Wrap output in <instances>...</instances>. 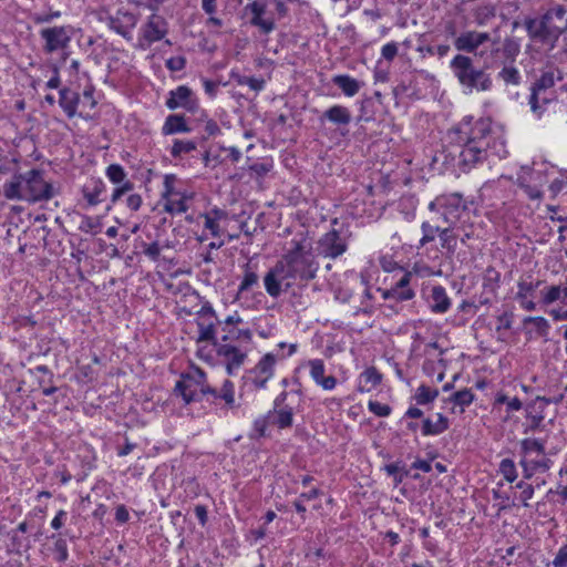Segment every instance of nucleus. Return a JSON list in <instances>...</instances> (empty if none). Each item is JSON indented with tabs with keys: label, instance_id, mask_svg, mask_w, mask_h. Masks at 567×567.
Wrapping results in <instances>:
<instances>
[{
	"label": "nucleus",
	"instance_id": "f257e3e1",
	"mask_svg": "<svg viewBox=\"0 0 567 567\" xmlns=\"http://www.w3.org/2000/svg\"><path fill=\"white\" fill-rule=\"evenodd\" d=\"M446 138L449 156L458 158L457 165L463 172L484 163L496 146L492 120L488 117L464 116L447 131ZM493 154L501 155L499 151Z\"/></svg>",
	"mask_w": 567,
	"mask_h": 567
},
{
	"label": "nucleus",
	"instance_id": "f03ea898",
	"mask_svg": "<svg viewBox=\"0 0 567 567\" xmlns=\"http://www.w3.org/2000/svg\"><path fill=\"white\" fill-rule=\"evenodd\" d=\"M523 27L530 43L554 50L560 37L566 33L564 4L555 3L536 17H526Z\"/></svg>",
	"mask_w": 567,
	"mask_h": 567
},
{
	"label": "nucleus",
	"instance_id": "7ed1b4c3",
	"mask_svg": "<svg viewBox=\"0 0 567 567\" xmlns=\"http://www.w3.org/2000/svg\"><path fill=\"white\" fill-rule=\"evenodd\" d=\"M59 194L52 183L44 179V173L31 168L24 173H16L3 184V196L10 200H24L29 204L48 202Z\"/></svg>",
	"mask_w": 567,
	"mask_h": 567
},
{
	"label": "nucleus",
	"instance_id": "20e7f679",
	"mask_svg": "<svg viewBox=\"0 0 567 567\" xmlns=\"http://www.w3.org/2000/svg\"><path fill=\"white\" fill-rule=\"evenodd\" d=\"M454 223H450V217L446 213L439 207H432V202L429 204L427 219L422 223L423 236L420 239L421 246L433 241L436 236L441 240L442 248H455L460 243L466 244V238L470 239V234L464 229L454 227Z\"/></svg>",
	"mask_w": 567,
	"mask_h": 567
},
{
	"label": "nucleus",
	"instance_id": "39448f33",
	"mask_svg": "<svg viewBox=\"0 0 567 567\" xmlns=\"http://www.w3.org/2000/svg\"><path fill=\"white\" fill-rule=\"evenodd\" d=\"M450 68L458 83L471 92H486L493 86L491 74L485 69L477 68L473 58L468 55L456 54L452 59Z\"/></svg>",
	"mask_w": 567,
	"mask_h": 567
},
{
	"label": "nucleus",
	"instance_id": "423d86ee",
	"mask_svg": "<svg viewBox=\"0 0 567 567\" xmlns=\"http://www.w3.org/2000/svg\"><path fill=\"white\" fill-rule=\"evenodd\" d=\"M489 50H482L478 56L485 60L487 68H499L504 64L516 63L520 54V39L514 35H506L503 40L491 38Z\"/></svg>",
	"mask_w": 567,
	"mask_h": 567
},
{
	"label": "nucleus",
	"instance_id": "0eeeda50",
	"mask_svg": "<svg viewBox=\"0 0 567 567\" xmlns=\"http://www.w3.org/2000/svg\"><path fill=\"white\" fill-rule=\"evenodd\" d=\"M75 34V28L71 24L54 25L43 28L39 31L40 39L43 41L42 50L45 54L62 52L66 59L68 50Z\"/></svg>",
	"mask_w": 567,
	"mask_h": 567
},
{
	"label": "nucleus",
	"instance_id": "6e6552de",
	"mask_svg": "<svg viewBox=\"0 0 567 567\" xmlns=\"http://www.w3.org/2000/svg\"><path fill=\"white\" fill-rule=\"evenodd\" d=\"M292 267L287 255L280 259L274 268H271L265 276L266 291L274 298H277L280 292V285L285 282L286 289L292 286L290 281L296 280L295 274L291 271Z\"/></svg>",
	"mask_w": 567,
	"mask_h": 567
},
{
	"label": "nucleus",
	"instance_id": "1a4fd4ad",
	"mask_svg": "<svg viewBox=\"0 0 567 567\" xmlns=\"http://www.w3.org/2000/svg\"><path fill=\"white\" fill-rule=\"evenodd\" d=\"M204 378L205 374L199 369H195L193 373L181 374L178 389L186 403L199 401L206 394Z\"/></svg>",
	"mask_w": 567,
	"mask_h": 567
},
{
	"label": "nucleus",
	"instance_id": "9d476101",
	"mask_svg": "<svg viewBox=\"0 0 567 567\" xmlns=\"http://www.w3.org/2000/svg\"><path fill=\"white\" fill-rule=\"evenodd\" d=\"M287 257L291 264L295 279L307 281L315 278L317 267L310 250H289Z\"/></svg>",
	"mask_w": 567,
	"mask_h": 567
},
{
	"label": "nucleus",
	"instance_id": "9b49d317",
	"mask_svg": "<svg viewBox=\"0 0 567 567\" xmlns=\"http://www.w3.org/2000/svg\"><path fill=\"white\" fill-rule=\"evenodd\" d=\"M450 34L455 37L453 44L457 51L474 53L475 55H478L477 49L482 44L491 41V34L488 32H478L475 30L465 31L456 35L453 25L450 27Z\"/></svg>",
	"mask_w": 567,
	"mask_h": 567
},
{
	"label": "nucleus",
	"instance_id": "f8f14e48",
	"mask_svg": "<svg viewBox=\"0 0 567 567\" xmlns=\"http://www.w3.org/2000/svg\"><path fill=\"white\" fill-rule=\"evenodd\" d=\"M350 237L349 225L334 218L331 229L320 238L319 245L321 248H347Z\"/></svg>",
	"mask_w": 567,
	"mask_h": 567
},
{
	"label": "nucleus",
	"instance_id": "ddd939ff",
	"mask_svg": "<svg viewBox=\"0 0 567 567\" xmlns=\"http://www.w3.org/2000/svg\"><path fill=\"white\" fill-rule=\"evenodd\" d=\"M432 207L442 208L450 217V223L456 224L467 209L466 202L458 193L437 196L432 200Z\"/></svg>",
	"mask_w": 567,
	"mask_h": 567
},
{
	"label": "nucleus",
	"instance_id": "4468645a",
	"mask_svg": "<svg viewBox=\"0 0 567 567\" xmlns=\"http://www.w3.org/2000/svg\"><path fill=\"white\" fill-rule=\"evenodd\" d=\"M266 9L267 4L260 1H252L245 7L252 14L249 23L259 28L261 33L269 34L276 29V23L274 18H264Z\"/></svg>",
	"mask_w": 567,
	"mask_h": 567
},
{
	"label": "nucleus",
	"instance_id": "2eb2a0df",
	"mask_svg": "<svg viewBox=\"0 0 567 567\" xmlns=\"http://www.w3.org/2000/svg\"><path fill=\"white\" fill-rule=\"evenodd\" d=\"M136 23L137 17L122 9H118L116 14L110 17L107 20L109 28L126 39L131 38V31L135 28Z\"/></svg>",
	"mask_w": 567,
	"mask_h": 567
},
{
	"label": "nucleus",
	"instance_id": "dca6fc26",
	"mask_svg": "<svg viewBox=\"0 0 567 567\" xmlns=\"http://www.w3.org/2000/svg\"><path fill=\"white\" fill-rule=\"evenodd\" d=\"M166 33L167 22L162 16L156 13H153L142 28L143 39L148 43L159 41Z\"/></svg>",
	"mask_w": 567,
	"mask_h": 567
},
{
	"label": "nucleus",
	"instance_id": "f3484780",
	"mask_svg": "<svg viewBox=\"0 0 567 567\" xmlns=\"http://www.w3.org/2000/svg\"><path fill=\"white\" fill-rule=\"evenodd\" d=\"M81 95L73 91L71 87L63 86L59 91V105L68 118H73L79 115L83 117L82 112L78 113L80 106Z\"/></svg>",
	"mask_w": 567,
	"mask_h": 567
},
{
	"label": "nucleus",
	"instance_id": "a211bd4d",
	"mask_svg": "<svg viewBox=\"0 0 567 567\" xmlns=\"http://www.w3.org/2000/svg\"><path fill=\"white\" fill-rule=\"evenodd\" d=\"M216 352L219 357H224L226 359V369L228 374H233V371L238 369L246 359V353L229 343L218 346Z\"/></svg>",
	"mask_w": 567,
	"mask_h": 567
},
{
	"label": "nucleus",
	"instance_id": "6ab92c4d",
	"mask_svg": "<svg viewBox=\"0 0 567 567\" xmlns=\"http://www.w3.org/2000/svg\"><path fill=\"white\" fill-rule=\"evenodd\" d=\"M310 375L317 384L321 385L324 390H332L337 384V379L333 375L324 377V364L320 359L309 361Z\"/></svg>",
	"mask_w": 567,
	"mask_h": 567
},
{
	"label": "nucleus",
	"instance_id": "aec40b11",
	"mask_svg": "<svg viewBox=\"0 0 567 567\" xmlns=\"http://www.w3.org/2000/svg\"><path fill=\"white\" fill-rule=\"evenodd\" d=\"M106 192V185L100 178H92L87 184H85L82 188L83 197L86 199L90 206H95L99 203L103 202L104 198L102 195Z\"/></svg>",
	"mask_w": 567,
	"mask_h": 567
},
{
	"label": "nucleus",
	"instance_id": "412c9836",
	"mask_svg": "<svg viewBox=\"0 0 567 567\" xmlns=\"http://www.w3.org/2000/svg\"><path fill=\"white\" fill-rule=\"evenodd\" d=\"M321 121L328 120L338 127H343L350 124L351 113L348 107L342 105H333L326 110L321 117Z\"/></svg>",
	"mask_w": 567,
	"mask_h": 567
},
{
	"label": "nucleus",
	"instance_id": "4be33fe9",
	"mask_svg": "<svg viewBox=\"0 0 567 567\" xmlns=\"http://www.w3.org/2000/svg\"><path fill=\"white\" fill-rule=\"evenodd\" d=\"M564 79V73L561 70L554 65H548V70L544 71L540 76L532 84L535 90L540 92H545L546 90L553 87L556 81H561Z\"/></svg>",
	"mask_w": 567,
	"mask_h": 567
},
{
	"label": "nucleus",
	"instance_id": "5701e85b",
	"mask_svg": "<svg viewBox=\"0 0 567 567\" xmlns=\"http://www.w3.org/2000/svg\"><path fill=\"white\" fill-rule=\"evenodd\" d=\"M497 72V80L503 82L506 86H518L522 83V74L515 63L504 64L499 66Z\"/></svg>",
	"mask_w": 567,
	"mask_h": 567
},
{
	"label": "nucleus",
	"instance_id": "b1692460",
	"mask_svg": "<svg viewBox=\"0 0 567 567\" xmlns=\"http://www.w3.org/2000/svg\"><path fill=\"white\" fill-rule=\"evenodd\" d=\"M212 214L214 215V217L207 214L197 213V224H199V221H203L205 224V227L209 229L214 236H220L219 221L226 219L227 214L224 210L217 208L213 209Z\"/></svg>",
	"mask_w": 567,
	"mask_h": 567
},
{
	"label": "nucleus",
	"instance_id": "393cba45",
	"mask_svg": "<svg viewBox=\"0 0 567 567\" xmlns=\"http://www.w3.org/2000/svg\"><path fill=\"white\" fill-rule=\"evenodd\" d=\"M472 16L478 27H484L496 17V6L491 2L478 4L472 10Z\"/></svg>",
	"mask_w": 567,
	"mask_h": 567
},
{
	"label": "nucleus",
	"instance_id": "a878e982",
	"mask_svg": "<svg viewBox=\"0 0 567 567\" xmlns=\"http://www.w3.org/2000/svg\"><path fill=\"white\" fill-rule=\"evenodd\" d=\"M332 83L337 85L347 96H354L360 87L361 82L348 74H338L332 78Z\"/></svg>",
	"mask_w": 567,
	"mask_h": 567
},
{
	"label": "nucleus",
	"instance_id": "bb28decb",
	"mask_svg": "<svg viewBox=\"0 0 567 567\" xmlns=\"http://www.w3.org/2000/svg\"><path fill=\"white\" fill-rule=\"evenodd\" d=\"M176 177L173 174L165 175L164 178V190L162 193V199L158 205L163 206V209L167 213L174 214L175 202L169 198V195L174 193Z\"/></svg>",
	"mask_w": 567,
	"mask_h": 567
},
{
	"label": "nucleus",
	"instance_id": "cd10ccee",
	"mask_svg": "<svg viewBox=\"0 0 567 567\" xmlns=\"http://www.w3.org/2000/svg\"><path fill=\"white\" fill-rule=\"evenodd\" d=\"M360 380L359 390L369 392L381 383L382 374L374 367H370L361 373Z\"/></svg>",
	"mask_w": 567,
	"mask_h": 567
},
{
	"label": "nucleus",
	"instance_id": "c85d7f7f",
	"mask_svg": "<svg viewBox=\"0 0 567 567\" xmlns=\"http://www.w3.org/2000/svg\"><path fill=\"white\" fill-rule=\"evenodd\" d=\"M179 107L193 114L199 111L198 100L194 92L184 85H179Z\"/></svg>",
	"mask_w": 567,
	"mask_h": 567
},
{
	"label": "nucleus",
	"instance_id": "c756f323",
	"mask_svg": "<svg viewBox=\"0 0 567 567\" xmlns=\"http://www.w3.org/2000/svg\"><path fill=\"white\" fill-rule=\"evenodd\" d=\"M449 429V420L443 414H437V421L433 423L430 419L423 420V435H437Z\"/></svg>",
	"mask_w": 567,
	"mask_h": 567
},
{
	"label": "nucleus",
	"instance_id": "7c9ffc66",
	"mask_svg": "<svg viewBox=\"0 0 567 567\" xmlns=\"http://www.w3.org/2000/svg\"><path fill=\"white\" fill-rule=\"evenodd\" d=\"M432 310L434 312H445L450 307V299L446 296L445 289L441 286L432 288Z\"/></svg>",
	"mask_w": 567,
	"mask_h": 567
},
{
	"label": "nucleus",
	"instance_id": "2f4dec72",
	"mask_svg": "<svg viewBox=\"0 0 567 567\" xmlns=\"http://www.w3.org/2000/svg\"><path fill=\"white\" fill-rule=\"evenodd\" d=\"M198 341H210L216 349L221 344L216 339L215 324L212 321L208 323L198 322Z\"/></svg>",
	"mask_w": 567,
	"mask_h": 567
},
{
	"label": "nucleus",
	"instance_id": "473e14b6",
	"mask_svg": "<svg viewBox=\"0 0 567 567\" xmlns=\"http://www.w3.org/2000/svg\"><path fill=\"white\" fill-rule=\"evenodd\" d=\"M543 285L542 280L535 282L530 280V276L522 278L518 281V292L516 293L517 299H526L528 295H532L537 288Z\"/></svg>",
	"mask_w": 567,
	"mask_h": 567
},
{
	"label": "nucleus",
	"instance_id": "72a5a7b5",
	"mask_svg": "<svg viewBox=\"0 0 567 567\" xmlns=\"http://www.w3.org/2000/svg\"><path fill=\"white\" fill-rule=\"evenodd\" d=\"M275 363H276L275 355L272 353H267L257 363V365L254 369V372L259 375H265L267 378H271Z\"/></svg>",
	"mask_w": 567,
	"mask_h": 567
},
{
	"label": "nucleus",
	"instance_id": "f704fd0d",
	"mask_svg": "<svg viewBox=\"0 0 567 567\" xmlns=\"http://www.w3.org/2000/svg\"><path fill=\"white\" fill-rule=\"evenodd\" d=\"M540 91L538 90H535V87H530V96H529V105H530V110L537 114V115H542L543 112H544V105L549 103V99L546 97V96H540Z\"/></svg>",
	"mask_w": 567,
	"mask_h": 567
},
{
	"label": "nucleus",
	"instance_id": "c9c22d12",
	"mask_svg": "<svg viewBox=\"0 0 567 567\" xmlns=\"http://www.w3.org/2000/svg\"><path fill=\"white\" fill-rule=\"evenodd\" d=\"M223 330L226 332L221 338V340L224 342L233 341V340H241V341H245L248 343L251 341L252 333L249 329H246V330L235 329V328L227 329L225 327Z\"/></svg>",
	"mask_w": 567,
	"mask_h": 567
},
{
	"label": "nucleus",
	"instance_id": "e433bc0d",
	"mask_svg": "<svg viewBox=\"0 0 567 567\" xmlns=\"http://www.w3.org/2000/svg\"><path fill=\"white\" fill-rule=\"evenodd\" d=\"M437 395L439 390H431L429 386L422 384L417 388L414 399L417 404L424 405L433 402Z\"/></svg>",
	"mask_w": 567,
	"mask_h": 567
},
{
	"label": "nucleus",
	"instance_id": "4c0bfd02",
	"mask_svg": "<svg viewBox=\"0 0 567 567\" xmlns=\"http://www.w3.org/2000/svg\"><path fill=\"white\" fill-rule=\"evenodd\" d=\"M549 403L550 399L537 396L532 403L526 405L527 416L544 415L545 406Z\"/></svg>",
	"mask_w": 567,
	"mask_h": 567
},
{
	"label": "nucleus",
	"instance_id": "58836bf2",
	"mask_svg": "<svg viewBox=\"0 0 567 567\" xmlns=\"http://www.w3.org/2000/svg\"><path fill=\"white\" fill-rule=\"evenodd\" d=\"M105 175L113 184L124 183L126 178V173L120 164L109 165Z\"/></svg>",
	"mask_w": 567,
	"mask_h": 567
},
{
	"label": "nucleus",
	"instance_id": "ea45409f",
	"mask_svg": "<svg viewBox=\"0 0 567 567\" xmlns=\"http://www.w3.org/2000/svg\"><path fill=\"white\" fill-rule=\"evenodd\" d=\"M449 400L457 405L467 406L473 402L474 394L471 390L463 389L453 393Z\"/></svg>",
	"mask_w": 567,
	"mask_h": 567
},
{
	"label": "nucleus",
	"instance_id": "a19ab883",
	"mask_svg": "<svg viewBox=\"0 0 567 567\" xmlns=\"http://www.w3.org/2000/svg\"><path fill=\"white\" fill-rule=\"evenodd\" d=\"M94 92L95 87L92 84L86 85L84 87L80 102V105L83 109H87L89 111H91L96 106L97 102L94 99Z\"/></svg>",
	"mask_w": 567,
	"mask_h": 567
},
{
	"label": "nucleus",
	"instance_id": "79ce46f5",
	"mask_svg": "<svg viewBox=\"0 0 567 567\" xmlns=\"http://www.w3.org/2000/svg\"><path fill=\"white\" fill-rule=\"evenodd\" d=\"M382 296L384 299L393 298V299H396L400 301H405V300H410L414 297V291L412 289H405L403 291H398V289H395L393 287L389 290L383 291Z\"/></svg>",
	"mask_w": 567,
	"mask_h": 567
},
{
	"label": "nucleus",
	"instance_id": "37998d69",
	"mask_svg": "<svg viewBox=\"0 0 567 567\" xmlns=\"http://www.w3.org/2000/svg\"><path fill=\"white\" fill-rule=\"evenodd\" d=\"M563 287L560 286H550L546 287V291L542 290L543 293V302L545 305H550L561 298Z\"/></svg>",
	"mask_w": 567,
	"mask_h": 567
},
{
	"label": "nucleus",
	"instance_id": "c03bdc74",
	"mask_svg": "<svg viewBox=\"0 0 567 567\" xmlns=\"http://www.w3.org/2000/svg\"><path fill=\"white\" fill-rule=\"evenodd\" d=\"M499 468H501V472L504 475L506 481L512 483L516 480V477H517L516 468H515V464L512 460L504 458L501 462Z\"/></svg>",
	"mask_w": 567,
	"mask_h": 567
},
{
	"label": "nucleus",
	"instance_id": "a18cd8bd",
	"mask_svg": "<svg viewBox=\"0 0 567 567\" xmlns=\"http://www.w3.org/2000/svg\"><path fill=\"white\" fill-rule=\"evenodd\" d=\"M272 423L277 424L280 429L288 427L292 424L291 410H281L277 412Z\"/></svg>",
	"mask_w": 567,
	"mask_h": 567
},
{
	"label": "nucleus",
	"instance_id": "49530a36",
	"mask_svg": "<svg viewBox=\"0 0 567 567\" xmlns=\"http://www.w3.org/2000/svg\"><path fill=\"white\" fill-rule=\"evenodd\" d=\"M496 403L507 404V409L511 411H518L523 406L522 401L518 398L509 399L503 393L497 394Z\"/></svg>",
	"mask_w": 567,
	"mask_h": 567
},
{
	"label": "nucleus",
	"instance_id": "de8ad7c7",
	"mask_svg": "<svg viewBox=\"0 0 567 567\" xmlns=\"http://www.w3.org/2000/svg\"><path fill=\"white\" fill-rule=\"evenodd\" d=\"M499 272L495 268L488 267L484 274V286L493 290L495 285L499 281Z\"/></svg>",
	"mask_w": 567,
	"mask_h": 567
},
{
	"label": "nucleus",
	"instance_id": "09e8293b",
	"mask_svg": "<svg viewBox=\"0 0 567 567\" xmlns=\"http://www.w3.org/2000/svg\"><path fill=\"white\" fill-rule=\"evenodd\" d=\"M54 551L58 554L56 560L63 563L68 559V546L63 538H58L54 543Z\"/></svg>",
	"mask_w": 567,
	"mask_h": 567
},
{
	"label": "nucleus",
	"instance_id": "8fccbe9b",
	"mask_svg": "<svg viewBox=\"0 0 567 567\" xmlns=\"http://www.w3.org/2000/svg\"><path fill=\"white\" fill-rule=\"evenodd\" d=\"M61 17L60 11H51L49 13H35L33 16V21L35 24H43V23H50L54 19H58Z\"/></svg>",
	"mask_w": 567,
	"mask_h": 567
},
{
	"label": "nucleus",
	"instance_id": "3c124183",
	"mask_svg": "<svg viewBox=\"0 0 567 567\" xmlns=\"http://www.w3.org/2000/svg\"><path fill=\"white\" fill-rule=\"evenodd\" d=\"M134 185L130 181H125L121 186L116 187L113 190V194L111 196V202L116 203L124 194L127 192H131L133 189Z\"/></svg>",
	"mask_w": 567,
	"mask_h": 567
},
{
	"label": "nucleus",
	"instance_id": "603ef678",
	"mask_svg": "<svg viewBox=\"0 0 567 567\" xmlns=\"http://www.w3.org/2000/svg\"><path fill=\"white\" fill-rule=\"evenodd\" d=\"M162 133L164 135L177 133V114H171L167 116L165 124L163 125Z\"/></svg>",
	"mask_w": 567,
	"mask_h": 567
},
{
	"label": "nucleus",
	"instance_id": "864d4df0",
	"mask_svg": "<svg viewBox=\"0 0 567 567\" xmlns=\"http://www.w3.org/2000/svg\"><path fill=\"white\" fill-rule=\"evenodd\" d=\"M369 409L378 416H388L391 413V408L377 401L369 402Z\"/></svg>",
	"mask_w": 567,
	"mask_h": 567
},
{
	"label": "nucleus",
	"instance_id": "5fc2aeb1",
	"mask_svg": "<svg viewBox=\"0 0 567 567\" xmlns=\"http://www.w3.org/2000/svg\"><path fill=\"white\" fill-rule=\"evenodd\" d=\"M181 292H183L185 301H188L189 303H195L194 308H197L199 306V295L196 291H190L189 286H179V293Z\"/></svg>",
	"mask_w": 567,
	"mask_h": 567
},
{
	"label": "nucleus",
	"instance_id": "6e6d98bb",
	"mask_svg": "<svg viewBox=\"0 0 567 567\" xmlns=\"http://www.w3.org/2000/svg\"><path fill=\"white\" fill-rule=\"evenodd\" d=\"M398 54V45L395 42H389L382 47L381 55L386 61H392Z\"/></svg>",
	"mask_w": 567,
	"mask_h": 567
},
{
	"label": "nucleus",
	"instance_id": "4d7b16f0",
	"mask_svg": "<svg viewBox=\"0 0 567 567\" xmlns=\"http://www.w3.org/2000/svg\"><path fill=\"white\" fill-rule=\"evenodd\" d=\"M271 167L272 165L269 162L255 163L249 166V171L255 173L258 177H264Z\"/></svg>",
	"mask_w": 567,
	"mask_h": 567
},
{
	"label": "nucleus",
	"instance_id": "13d9d810",
	"mask_svg": "<svg viewBox=\"0 0 567 567\" xmlns=\"http://www.w3.org/2000/svg\"><path fill=\"white\" fill-rule=\"evenodd\" d=\"M522 446L525 451H536L540 454L545 452L543 443L537 440L526 439L522 442Z\"/></svg>",
	"mask_w": 567,
	"mask_h": 567
},
{
	"label": "nucleus",
	"instance_id": "bf43d9fd",
	"mask_svg": "<svg viewBox=\"0 0 567 567\" xmlns=\"http://www.w3.org/2000/svg\"><path fill=\"white\" fill-rule=\"evenodd\" d=\"M553 566L554 567H566L567 566V544L558 550V553L553 561Z\"/></svg>",
	"mask_w": 567,
	"mask_h": 567
},
{
	"label": "nucleus",
	"instance_id": "052dcab7",
	"mask_svg": "<svg viewBox=\"0 0 567 567\" xmlns=\"http://www.w3.org/2000/svg\"><path fill=\"white\" fill-rule=\"evenodd\" d=\"M203 85H204L205 93L209 97H215L217 95L218 87H219V82H215V81H212V80H208V79H204L203 80Z\"/></svg>",
	"mask_w": 567,
	"mask_h": 567
},
{
	"label": "nucleus",
	"instance_id": "680f3d73",
	"mask_svg": "<svg viewBox=\"0 0 567 567\" xmlns=\"http://www.w3.org/2000/svg\"><path fill=\"white\" fill-rule=\"evenodd\" d=\"M380 264H381L382 269L386 272H391L395 269L403 270V268L401 266H399V264L395 260H393L392 258H388L385 256L380 258Z\"/></svg>",
	"mask_w": 567,
	"mask_h": 567
},
{
	"label": "nucleus",
	"instance_id": "e2e57ef3",
	"mask_svg": "<svg viewBox=\"0 0 567 567\" xmlns=\"http://www.w3.org/2000/svg\"><path fill=\"white\" fill-rule=\"evenodd\" d=\"M527 419L530 420V424L527 427L526 431H536L544 429L543 421L545 419V415H534V416H527Z\"/></svg>",
	"mask_w": 567,
	"mask_h": 567
},
{
	"label": "nucleus",
	"instance_id": "0e129e2a",
	"mask_svg": "<svg viewBox=\"0 0 567 567\" xmlns=\"http://www.w3.org/2000/svg\"><path fill=\"white\" fill-rule=\"evenodd\" d=\"M126 205L131 210H138L142 205V197L138 194H132L126 199Z\"/></svg>",
	"mask_w": 567,
	"mask_h": 567
},
{
	"label": "nucleus",
	"instance_id": "69168bd1",
	"mask_svg": "<svg viewBox=\"0 0 567 567\" xmlns=\"http://www.w3.org/2000/svg\"><path fill=\"white\" fill-rule=\"evenodd\" d=\"M257 275L255 272H247L241 285H240V291L247 290L249 287L255 285L257 282Z\"/></svg>",
	"mask_w": 567,
	"mask_h": 567
},
{
	"label": "nucleus",
	"instance_id": "338daca9",
	"mask_svg": "<svg viewBox=\"0 0 567 567\" xmlns=\"http://www.w3.org/2000/svg\"><path fill=\"white\" fill-rule=\"evenodd\" d=\"M198 47L202 51H206L209 53L215 52V50L217 49V45L215 43H210L209 40L204 35H200Z\"/></svg>",
	"mask_w": 567,
	"mask_h": 567
},
{
	"label": "nucleus",
	"instance_id": "774afa93",
	"mask_svg": "<svg viewBox=\"0 0 567 567\" xmlns=\"http://www.w3.org/2000/svg\"><path fill=\"white\" fill-rule=\"evenodd\" d=\"M128 518H130V514H128V511L126 509V507L124 505L117 506L116 512H115V519L118 523H125L128 520Z\"/></svg>",
	"mask_w": 567,
	"mask_h": 567
}]
</instances>
